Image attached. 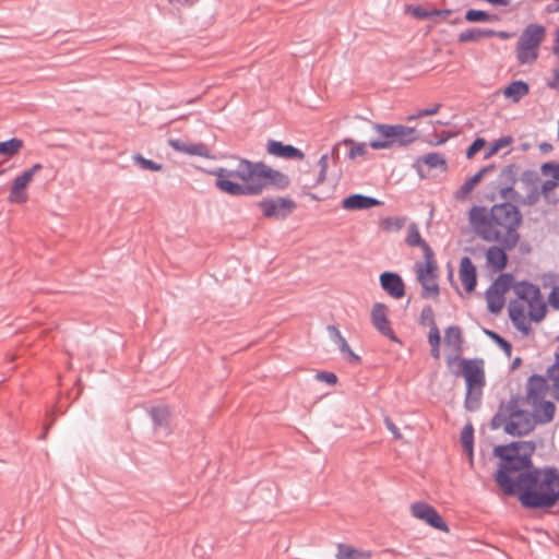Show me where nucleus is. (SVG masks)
<instances>
[{
    "instance_id": "1",
    "label": "nucleus",
    "mask_w": 559,
    "mask_h": 559,
    "mask_svg": "<svg viewBox=\"0 0 559 559\" xmlns=\"http://www.w3.org/2000/svg\"><path fill=\"white\" fill-rule=\"evenodd\" d=\"M536 442L516 440L495 444L491 456L498 459L492 477L502 498H516L522 508L530 510L546 466H535L533 455Z\"/></svg>"
},
{
    "instance_id": "2",
    "label": "nucleus",
    "mask_w": 559,
    "mask_h": 559,
    "mask_svg": "<svg viewBox=\"0 0 559 559\" xmlns=\"http://www.w3.org/2000/svg\"><path fill=\"white\" fill-rule=\"evenodd\" d=\"M520 166L509 164L498 175V190L504 200L500 204L491 205V274L504 270L509 262L508 252L513 250L520 239L519 227L523 223V214L514 202H519L520 193L514 189L518 181Z\"/></svg>"
},
{
    "instance_id": "3",
    "label": "nucleus",
    "mask_w": 559,
    "mask_h": 559,
    "mask_svg": "<svg viewBox=\"0 0 559 559\" xmlns=\"http://www.w3.org/2000/svg\"><path fill=\"white\" fill-rule=\"evenodd\" d=\"M238 160L235 169L226 167L197 169L203 174L214 176V187L229 197H257L266 189L284 191L290 186V178L280 169L273 168L262 160H250L238 155H230Z\"/></svg>"
},
{
    "instance_id": "4",
    "label": "nucleus",
    "mask_w": 559,
    "mask_h": 559,
    "mask_svg": "<svg viewBox=\"0 0 559 559\" xmlns=\"http://www.w3.org/2000/svg\"><path fill=\"white\" fill-rule=\"evenodd\" d=\"M533 412L520 406L519 395H512L507 404L500 403L497 413L491 417V430L500 427L515 438L530 435L537 425H546L554 420L556 404L545 397L530 401Z\"/></svg>"
},
{
    "instance_id": "5",
    "label": "nucleus",
    "mask_w": 559,
    "mask_h": 559,
    "mask_svg": "<svg viewBox=\"0 0 559 559\" xmlns=\"http://www.w3.org/2000/svg\"><path fill=\"white\" fill-rule=\"evenodd\" d=\"M450 372L455 377H463L465 380V409L467 412L478 411L481 405L483 388L486 384L484 359H463L461 365Z\"/></svg>"
},
{
    "instance_id": "6",
    "label": "nucleus",
    "mask_w": 559,
    "mask_h": 559,
    "mask_svg": "<svg viewBox=\"0 0 559 559\" xmlns=\"http://www.w3.org/2000/svg\"><path fill=\"white\" fill-rule=\"evenodd\" d=\"M377 136L368 144L374 151L391 150L393 147H407L420 139V132L415 127L401 123H372Z\"/></svg>"
},
{
    "instance_id": "7",
    "label": "nucleus",
    "mask_w": 559,
    "mask_h": 559,
    "mask_svg": "<svg viewBox=\"0 0 559 559\" xmlns=\"http://www.w3.org/2000/svg\"><path fill=\"white\" fill-rule=\"evenodd\" d=\"M559 502V469L546 466L530 510L548 511Z\"/></svg>"
},
{
    "instance_id": "8",
    "label": "nucleus",
    "mask_w": 559,
    "mask_h": 559,
    "mask_svg": "<svg viewBox=\"0 0 559 559\" xmlns=\"http://www.w3.org/2000/svg\"><path fill=\"white\" fill-rule=\"evenodd\" d=\"M262 217L269 221L283 222L297 209V203L289 195L265 197L257 202Z\"/></svg>"
},
{
    "instance_id": "9",
    "label": "nucleus",
    "mask_w": 559,
    "mask_h": 559,
    "mask_svg": "<svg viewBox=\"0 0 559 559\" xmlns=\"http://www.w3.org/2000/svg\"><path fill=\"white\" fill-rule=\"evenodd\" d=\"M474 427L472 423H466L461 431L460 442L463 448V452L468 459L469 465L473 469H475L478 475L481 472H487V456L484 449V442L479 441V457H478V467L475 466V456H474Z\"/></svg>"
},
{
    "instance_id": "10",
    "label": "nucleus",
    "mask_w": 559,
    "mask_h": 559,
    "mask_svg": "<svg viewBox=\"0 0 559 559\" xmlns=\"http://www.w3.org/2000/svg\"><path fill=\"white\" fill-rule=\"evenodd\" d=\"M411 513L412 515L423 521L428 526L438 530L443 533H449L450 527L438 510L425 502V501H416L411 504Z\"/></svg>"
},
{
    "instance_id": "11",
    "label": "nucleus",
    "mask_w": 559,
    "mask_h": 559,
    "mask_svg": "<svg viewBox=\"0 0 559 559\" xmlns=\"http://www.w3.org/2000/svg\"><path fill=\"white\" fill-rule=\"evenodd\" d=\"M444 344L453 350L452 355H448L445 358L447 366L449 370L455 369L459 367L463 359H466L462 356L464 348V337L463 332L460 325H449L444 330Z\"/></svg>"
},
{
    "instance_id": "12",
    "label": "nucleus",
    "mask_w": 559,
    "mask_h": 559,
    "mask_svg": "<svg viewBox=\"0 0 559 559\" xmlns=\"http://www.w3.org/2000/svg\"><path fill=\"white\" fill-rule=\"evenodd\" d=\"M146 412L152 420V429L155 436L166 438L174 432L169 406L154 405L150 406Z\"/></svg>"
},
{
    "instance_id": "13",
    "label": "nucleus",
    "mask_w": 559,
    "mask_h": 559,
    "mask_svg": "<svg viewBox=\"0 0 559 559\" xmlns=\"http://www.w3.org/2000/svg\"><path fill=\"white\" fill-rule=\"evenodd\" d=\"M388 306L383 302H376L371 309V323L373 328L383 336L388 337L394 343L402 344L400 337L391 328V322L388 317Z\"/></svg>"
},
{
    "instance_id": "14",
    "label": "nucleus",
    "mask_w": 559,
    "mask_h": 559,
    "mask_svg": "<svg viewBox=\"0 0 559 559\" xmlns=\"http://www.w3.org/2000/svg\"><path fill=\"white\" fill-rule=\"evenodd\" d=\"M468 222L474 234L489 242V209L473 205L468 211Z\"/></svg>"
},
{
    "instance_id": "15",
    "label": "nucleus",
    "mask_w": 559,
    "mask_h": 559,
    "mask_svg": "<svg viewBox=\"0 0 559 559\" xmlns=\"http://www.w3.org/2000/svg\"><path fill=\"white\" fill-rule=\"evenodd\" d=\"M379 284L382 290L394 299H401L406 294L404 280L395 271H383L379 275Z\"/></svg>"
},
{
    "instance_id": "16",
    "label": "nucleus",
    "mask_w": 559,
    "mask_h": 559,
    "mask_svg": "<svg viewBox=\"0 0 559 559\" xmlns=\"http://www.w3.org/2000/svg\"><path fill=\"white\" fill-rule=\"evenodd\" d=\"M265 151L269 155L285 160H302L306 156L300 148L274 139L266 141Z\"/></svg>"
},
{
    "instance_id": "17",
    "label": "nucleus",
    "mask_w": 559,
    "mask_h": 559,
    "mask_svg": "<svg viewBox=\"0 0 559 559\" xmlns=\"http://www.w3.org/2000/svg\"><path fill=\"white\" fill-rule=\"evenodd\" d=\"M549 390V384L545 376L534 373L528 377L524 396L520 397V405L530 403V401L545 397Z\"/></svg>"
},
{
    "instance_id": "18",
    "label": "nucleus",
    "mask_w": 559,
    "mask_h": 559,
    "mask_svg": "<svg viewBox=\"0 0 559 559\" xmlns=\"http://www.w3.org/2000/svg\"><path fill=\"white\" fill-rule=\"evenodd\" d=\"M168 145L176 152L189 156H200L209 159H214L215 156L211 154L209 146L203 143H188L181 139H169Z\"/></svg>"
},
{
    "instance_id": "19",
    "label": "nucleus",
    "mask_w": 559,
    "mask_h": 559,
    "mask_svg": "<svg viewBox=\"0 0 559 559\" xmlns=\"http://www.w3.org/2000/svg\"><path fill=\"white\" fill-rule=\"evenodd\" d=\"M508 312L513 326L523 335H528L532 331V326L526 317L524 304L518 299L510 300Z\"/></svg>"
},
{
    "instance_id": "20",
    "label": "nucleus",
    "mask_w": 559,
    "mask_h": 559,
    "mask_svg": "<svg viewBox=\"0 0 559 559\" xmlns=\"http://www.w3.org/2000/svg\"><path fill=\"white\" fill-rule=\"evenodd\" d=\"M382 204L381 200L361 193H352L341 201L342 209L346 211L370 210Z\"/></svg>"
},
{
    "instance_id": "21",
    "label": "nucleus",
    "mask_w": 559,
    "mask_h": 559,
    "mask_svg": "<svg viewBox=\"0 0 559 559\" xmlns=\"http://www.w3.org/2000/svg\"><path fill=\"white\" fill-rule=\"evenodd\" d=\"M438 272H416V281L420 284V297L423 299H437L440 295V286L437 282Z\"/></svg>"
},
{
    "instance_id": "22",
    "label": "nucleus",
    "mask_w": 559,
    "mask_h": 559,
    "mask_svg": "<svg viewBox=\"0 0 559 559\" xmlns=\"http://www.w3.org/2000/svg\"><path fill=\"white\" fill-rule=\"evenodd\" d=\"M326 330L331 340L337 345L340 352L343 354L345 360L349 365H359L361 362V357L353 352L338 328L334 324H330Z\"/></svg>"
},
{
    "instance_id": "23",
    "label": "nucleus",
    "mask_w": 559,
    "mask_h": 559,
    "mask_svg": "<svg viewBox=\"0 0 559 559\" xmlns=\"http://www.w3.org/2000/svg\"><path fill=\"white\" fill-rule=\"evenodd\" d=\"M459 274L464 290L473 293L477 285V269L469 257L461 258Z\"/></svg>"
},
{
    "instance_id": "24",
    "label": "nucleus",
    "mask_w": 559,
    "mask_h": 559,
    "mask_svg": "<svg viewBox=\"0 0 559 559\" xmlns=\"http://www.w3.org/2000/svg\"><path fill=\"white\" fill-rule=\"evenodd\" d=\"M32 178L29 177L28 173L23 171L22 174L17 175L11 185L10 193H9V202L14 204H22L25 203L28 199V195L26 193V189L32 182Z\"/></svg>"
},
{
    "instance_id": "25",
    "label": "nucleus",
    "mask_w": 559,
    "mask_h": 559,
    "mask_svg": "<svg viewBox=\"0 0 559 559\" xmlns=\"http://www.w3.org/2000/svg\"><path fill=\"white\" fill-rule=\"evenodd\" d=\"M489 174V165L483 166L478 171L468 177L464 183L454 192L456 201H465L469 198L475 187Z\"/></svg>"
},
{
    "instance_id": "26",
    "label": "nucleus",
    "mask_w": 559,
    "mask_h": 559,
    "mask_svg": "<svg viewBox=\"0 0 559 559\" xmlns=\"http://www.w3.org/2000/svg\"><path fill=\"white\" fill-rule=\"evenodd\" d=\"M546 37V27L543 24L531 23L522 32L519 40L539 49Z\"/></svg>"
},
{
    "instance_id": "27",
    "label": "nucleus",
    "mask_w": 559,
    "mask_h": 559,
    "mask_svg": "<svg viewBox=\"0 0 559 559\" xmlns=\"http://www.w3.org/2000/svg\"><path fill=\"white\" fill-rule=\"evenodd\" d=\"M514 294L516 295V299L519 301L522 300L527 305L543 296L539 286L527 280L518 282L516 286L514 287Z\"/></svg>"
},
{
    "instance_id": "28",
    "label": "nucleus",
    "mask_w": 559,
    "mask_h": 559,
    "mask_svg": "<svg viewBox=\"0 0 559 559\" xmlns=\"http://www.w3.org/2000/svg\"><path fill=\"white\" fill-rule=\"evenodd\" d=\"M502 93L507 99L518 103L530 93V85L523 80H515L506 85Z\"/></svg>"
},
{
    "instance_id": "29",
    "label": "nucleus",
    "mask_w": 559,
    "mask_h": 559,
    "mask_svg": "<svg viewBox=\"0 0 559 559\" xmlns=\"http://www.w3.org/2000/svg\"><path fill=\"white\" fill-rule=\"evenodd\" d=\"M498 273L499 275L491 282L490 292L506 295L511 288L514 290L518 282L515 281L513 273H503V270Z\"/></svg>"
},
{
    "instance_id": "30",
    "label": "nucleus",
    "mask_w": 559,
    "mask_h": 559,
    "mask_svg": "<svg viewBox=\"0 0 559 559\" xmlns=\"http://www.w3.org/2000/svg\"><path fill=\"white\" fill-rule=\"evenodd\" d=\"M515 56L519 64H532L538 59L539 49L518 40Z\"/></svg>"
},
{
    "instance_id": "31",
    "label": "nucleus",
    "mask_w": 559,
    "mask_h": 559,
    "mask_svg": "<svg viewBox=\"0 0 559 559\" xmlns=\"http://www.w3.org/2000/svg\"><path fill=\"white\" fill-rule=\"evenodd\" d=\"M423 250L424 262H416V272H438V263L436 260L435 251L428 242L419 247Z\"/></svg>"
},
{
    "instance_id": "32",
    "label": "nucleus",
    "mask_w": 559,
    "mask_h": 559,
    "mask_svg": "<svg viewBox=\"0 0 559 559\" xmlns=\"http://www.w3.org/2000/svg\"><path fill=\"white\" fill-rule=\"evenodd\" d=\"M335 557L337 559H370L371 555L369 551H364L352 545L340 543L337 544Z\"/></svg>"
},
{
    "instance_id": "33",
    "label": "nucleus",
    "mask_w": 559,
    "mask_h": 559,
    "mask_svg": "<svg viewBox=\"0 0 559 559\" xmlns=\"http://www.w3.org/2000/svg\"><path fill=\"white\" fill-rule=\"evenodd\" d=\"M547 304L548 302L543 299V296H540V298L535 299L527 305L530 323H539L545 319L548 311Z\"/></svg>"
},
{
    "instance_id": "34",
    "label": "nucleus",
    "mask_w": 559,
    "mask_h": 559,
    "mask_svg": "<svg viewBox=\"0 0 559 559\" xmlns=\"http://www.w3.org/2000/svg\"><path fill=\"white\" fill-rule=\"evenodd\" d=\"M340 144L349 146V151L346 154L347 159L354 160L358 156L364 157L368 154L369 144L366 142H357L352 138H345L340 141Z\"/></svg>"
},
{
    "instance_id": "35",
    "label": "nucleus",
    "mask_w": 559,
    "mask_h": 559,
    "mask_svg": "<svg viewBox=\"0 0 559 559\" xmlns=\"http://www.w3.org/2000/svg\"><path fill=\"white\" fill-rule=\"evenodd\" d=\"M419 160H423V164L427 166L429 169L440 168L441 170L448 169V163L444 154L440 152H430L425 155L419 156Z\"/></svg>"
},
{
    "instance_id": "36",
    "label": "nucleus",
    "mask_w": 559,
    "mask_h": 559,
    "mask_svg": "<svg viewBox=\"0 0 559 559\" xmlns=\"http://www.w3.org/2000/svg\"><path fill=\"white\" fill-rule=\"evenodd\" d=\"M483 37H489V28L469 27L459 34L457 40L461 44L477 43Z\"/></svg>"
},
{
    "instance_id": "37",
    "label": "nucleus",
    "mask_w": 559,
    "mask_h": 559,
    "mask_svg": "<svg viewBox=\"0 0 559 559\" xmlns=\"http://www.w3.org/2000/svg\"><path fill=\"white\" fill-rule=\"evenodd\" d=\"M24 146V141L20 138H11L0 141V156L11 158L15 156Z\"/></svg>"
},
{
    "instance_id": "38",
    "label": "nucleus",
    "mask_w": 559,
    "mask_h": 559,
    "mask_svg": "<svg viewBox=\"0 0 559 559\" xmlns=\"http://www.w3.org/2000/svg\"><path fill=\"white\" fill-rule=\"evenodd\" d=\"M404 13L409 14L416 20L426 21L433 19L435 14L439 13V11L429 10L421 4H405Z\"/></svg>"
},
{
    "instance_id": "39",
    "label": "nucleus",
    "mask_w": 559,
    "mask_h": 559,
    "mask_svg": "<svg viewBox=\"0 0 559 559\" xmlns=\"http://www.w3.org/2000/svg\"><path fill=\"white\" fill-rule=\"evenodd\" d=\"M133 163L143 170L148 171H162L164 165L153 159L145 158L141 153H136L132 156Z\"/></svg>"
},
{
    "instance_id": "40",
    "label": "nucleus",
    "mask_w": 559,
    "mask_h": 559,
    "mask_svg": "<svg viewBox=\"0 0 559 559\" xmlns=\"http://www.w3.org/2000/svg\"><path fill=\"white\" fill-rule=\"evenodd\" d=\"M454 135L455 133L452 131H442L438 134L433 129L430 134L425 135L421 140L430 146H440Z\"/></svg>"
},
{
    "instance_id": "41",
    "label": "nucleus",
    "mask_w": 559,
    "mask_h": 559,
    "mask_svg": "<svg viewBox=\"0 0 559 559\" xmlns=\"http://www.w3.org/2000/svg\"><path fill=\"white\" fill-rule=\"evenodd\" d=\"M406 223L405 216H388L381 221L380 227L384 231H399Z\"/></svg>"
},
{
    "instance_id": "42",
    "label": "nucleus",
    "mask_w": 559,
    "mask_h": 559,
    "mask_svg": "<svg viewBox=\"0 0 559 559\" xmlns=\"http://www.w3.org/2000/svg\"><path fill=\"white\" fill-rule=\"evenodd\" d=\"M405 242L409 247H420L426 245L427 241L421 237L416 223L409 224Z\"/></svg>"
},
{
    "instance_id": "43",
    "label": "nucleus",
    "mask_w": 559,
    "mask_h": 559,
    "mask_svg": "<svg viewBox=\"0 0 559 559\" xmlns=\"http://www.w3.org/2000/svg\"><path fill=\"white\" fill-rule=\"evenodd\" d=\"M464 20L471 23H486L489 22V11L468 9L465 12Z\"/></svg>"
},
{
    "instance_id": "44",
    "label": "nucleus",
    "mask_w": 559,
    "mask_h": 559,
    "mask_svg": "<svg viewBox=\"0 0 559 559\" xmlns=\"http://www.w3.org/2000/svg\"><path fill=\"white\" fill-rule=\"evenodd\" d=\"M540 173L545 177L559 181V162L550 160L540 165Z\"/></svg>"
},
{
    "instance_id": "45",
    "label": "nucleus",
    "mask_w": 559,
    "mask_h": 559,
    "mask_svg": "<svg viewBox=\"0 0 559 559\" xmlns=\"http://www.w3.org/2000/svg\"><path fill=\"white\" fill-rule=\"evenodd\" d=\"M491 342H493L506 355L507 357H511L512 354V344L499 333L491 330L490 333Z\"/></svg>"
},
{
    "instance_id": "46",
    "label": "nucleus",
    "mask_w": 559,
    "mask_h": 559,
    "mask_svg": "<svg viewBox=\"0 0 559 559\" xmlns=\"http://www.w3.org/2000/svg\"><path fill=\"white\" fill-rule=\"evenodd\" d=\"M466 250L473 255L474 259H485L484 266L489 270V247L476 246L468 247Z\"/></svg>"
},
{
    "instance_id": "47",
    "label": "nucleus",
    "mask_w": 559,
    "mask_h": 559,
    "mask_svg": "<svg viewBox=\"0 0 559 559\" xmlns=\"http://www.w3.org/2000/svg\"><path fill=\"white\" fill-rule=\"evenodd\" d=\"M506 304L503 294L490 293V312L491 314L499 313Z\"/></svg>"
},
{
    "instance_id": "48",
    "label": "nucleus",
    "mask_w": 559,
    "mask_h": 559,
    "mask_svg": "<svg viewBox=\"0 0 559 559\" xmlns=\"http://www.w3.org/2000/svg\"><path fill=\"white\" fill-rule=\"evenodd\" d=\"M521 180L526 186H532V188L537 187L536 183L540 180L537 171L534 169L524 170L521 176H518V180Z\"/></svg>"
},
{
    "instance_id": "49",
    "label": "nucleus",
    "mask_w": 559,
    "mask_h": 559,
    "mask_svg": "<svg viewBox=\"0 0 559 559\" xmlns=\"http://www.w3.org/2000/svg\"><path fill=\"white\" fill-rule=\"evenodd\" d=\"M486 140L484 138H476L466 148L465 155L466 158H473L481 148L486 145Z\"/></svg>"
},
{
    "instance_id": "50",
    "label": "nucleus",
    "mask_w": 559,
    "mask_h": 559,
    "mask_svg": "<svg viewBox=\"0 0 559 559\" xmlns=\"http://www.w3.org/2000/svg\"><path fill=\"white\" fill-rule=\"evenodd\" d=\"M314 379L318 381L324 382L331 386L337 384V382H338V378H337L336 373L333 371H326V370L318 371L314 376Z\"/></svg>"
},
{
    "instance_id": "51",
    "label": "nucleus",
    "mask_w": 559,
    "mask_h": 559,
    "mask_svg": "<svg viewBox=\"0 0 559 559\" xmlns=\"http://www.w3.org/2000/svg\"><path fill=\"white\" fill-rule=\"evenodd\" d=\"M440 107H441V104L437 103L432 107L424 108V109L418 110L415 114L409 115L406 118V120L407 121H413V120H416V119L421 118V117L433 116V115H436L439 111Z\"/></svg>"
},
{
    "instance_id": "52",
    "label": "nucleus",
    "mask_w": 559,
    "mask_h": 559,
    "mask_svg": "<svg viewBox=\"0 0 559 559\" xmlns=\"http://www.w3.org/2000/svg\"><path fill=\"white\" fill-rule=\"evenodd\" d=\"M427 325L429 326V332L427 336L429 345L441 344V334L436 321L427 322Z\"/></svg>"
},
{
    "instance_id": "53",
    "label": "nucleus",
    "mask_w": 559,
    "mask_h": 559,
    "mask_svg": "<svg viewBox=\"0 0 559 559\" xmlns=\"http://www.w3.org/2000/svg\"><path fill=\"white\" fill-rule=\"evenodd\" d=\"M513 139L510 135L501 136L498 140L491 141V156L497 154L501 148L509 146Z\"/></svg>"
},
{
    "instance_id": "54",
    "label": "nucleus",
    "mask_w": 559,
    "mask_h": 559,
    "mask_svg": "<svg viewBox=\"0 0 559 559\" xmlns=\"http://www.w3.org/2000/svg\"><path fill=\"white\" fill-rule=\"evenodd\" d=\"M435 320L433 309L430 305H427L423 308L419 317V324L427 325V322H432Z\"/></svg>"
},
{
    "instance_id": "55",
    "label": "nucleus",
    "mask_w": 559,
    "mask_h": 559,
    "mask_svg": "<svg viewBox=\"0 0 559 559\" xmlns=\"http://www.w3.org/2000/svg\"><path fill=\"white\" fill-rule=\"evenodd\" d=\"M547 302L554 310H559V286L558 285H554L551 287V290L548 295Z\"/></svg>"
},
{
    "instance_id": "56",
    "label": "nucleus",
    "mask_w": 559,
    "mask_h": 559,
    "mask_svg": "<svg viewBox=\"0 0 559 559\" xmlns=\"http://www.w3.org/2000/svg\"><path fill=\"white\" fill-rule=\"evenodd\" d=\"M559 186V181L547 179L543 182L539 193H542L545 199H548L551 191H554Z\"/></svg>"
},
{
    "instance_id": "57",
    "label": "nucleus",
    "mask_w": 559,
    "mask_h": 559,
    "mask_svg": "<svg viewBox=\"0 0 559 559\" xmlns=\"http://www.w3.org/2000/svg\"><path fill=\"white\" fill-rule=\"evenodd\" d=\"M540 194L538 188L535 187L531 189V192L525 198L522 199L521 197L519 201H521L522 204L533 205L538 201Z\"/></svg>"
},
{
    "instance_id": "58",
    "label": "nucleus",
    "mask_w": 559,
    "mask_h": 559,
    "mask_svg": "<svg viewBox=\"0 0 559 559\" xmlns=\"http://www.w3.org/2000/svg\"><path fill=\"white\" fill-rule=\"evenodd\" d=\"M384 425L386 427V429L393 435V438L399 440V439H402V433L400 431V429L397 428V426L393 423V420L386 416L384 418Z\"/></svg>"
},
{
    "instance_id": "59",
    "label": "nucleus",
    "mask_w": 559,
    "mask_h": 559,
    "mask_svg": "<svg viewBox=\"0 0 559 559\" xmlns=\"http://www.w3.org/2000/svg\"><path fill=\"white\" fill-rule=\"evenodd\" d=\"M313 188H316V186H312V185H309V183H305V185L301 186L300 194L301 195H307V197H309L313 201H323L324 198L318 195L317 193L311 192V189H313Z\"/></svg>"
},
{
    "instance_id": "60",
    "label": "nucleus",
    "mask_w": 559,
    "mask_h": 559,
    "mask_svg": "<svg viewBox=\"0 0 559 559\" xmlns=\"http://www.w3.org/2000/svg\"><path fill=\"white\" fill-rule=\"evenodd\" d=\"M266 491L270 499H274V495L272 492V489L270 487H266L262 484L258 485L254 490L252 491V498L255 497H262V493Z\"/></svg>"
},
{
    "instance_id": "61",
    "label": "nucleus",
    "mask_w": 559,
    "mask_h": 559,
    "mask_svg": "<svg viewBox=\"0 0 559 559\" xmlns=\"http://www.w3.org/2000/svg\"><path fill=\"white\" fill-rule=\"evenodd\" d=\"M547 86L551 90L559 88V67L554 70L552 78L547 82Z\"/></svg>"
},
{
    "instance_id": "62",
    "label": "nucleus",
    "mask_w": 559,
    "mask_h": 559,
    "mask_svg": "<svg viewBox=\"0 0 559 559\" xmlns=\"http://www.w3.org/2000/svg\"><path fill=\"white\" fill-rule=\"evenodd\" d=\"M423 160H419V156L416 158V160L413 163L412 167L416 170V174L420 179H426L427 175L424 171V168L421 166Z\"/></svg>"
},
{
    "instance_id": "63",
    "label": "nucleus",
    "mask_w": 559,
    "mask_h": 559,
    "mask_svg": "<svg viewBox=\"0 0 559 559\" xmlns=\"http://www.w3.org/2000/svg\"><path fill=\"white\" fill-rule=\"evenodd\" d=\"M557 372H559V366H557V362L550 365L546 370V379H550L551 382L554 379H556Z\"/></svg>"
},
{
    "instance_id": "64",
    "label": "nucleus",
    "mask_w": 559,
    "mask_h": 559,
    "mask_svg": "<svg viewBox=\"0 0 559 559\" xmlns=\"http://www.w3.org/2000/svg\"><path fill=\"white\" fill-rule=\"evenodd\" d=\"M551 395L559 402V371L557 372L556 379L551 383Z\"/></svg>"
}]
</instances>
